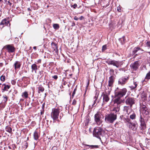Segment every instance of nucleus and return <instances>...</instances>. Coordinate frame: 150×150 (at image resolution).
I'll use <instances>...</instances> for the list:
<instances>
[{
    "label": "nucleus",
    "instance_id": "aec40b11",
    "mask_svg": "<svg viewBox=\"0 0 150 150\" xmlns=\"http://www.w3.org/2000/svg\"><path fill=\"white\" fill-rule=\"evenodd\" d=\"M52 45L53 48L54 49V50L55 51L56 53H57L58 52V50L57 44L55 43H52Z\"/></svg>",
    "mask_w": 150,
    "mask_h": 150
},
{
    "label": "nucleus",
    "instance_id": "69168bd1",
    "mask_svg": "<svg viewBox=\"0 0 150 150\" xmlns=\"http://www.w3.org/2000/svg\"><path fill=\"white\" fill-rule=\"evenodd\" d=\"M149 54H150V52H147Z\"/></svg>",
    "mask_w": 150,
    "mask_h": 150
},
{
    "label": "nucleus",
    "instance_id": "5701e85b",
    "mask_svg": "<svg viewBox=\"0 0 150 150\" xmlns=\"http://www.w3.org/2000/svg\"><path fill=\"white\" fill-rule=\"evenodd\" d=\"M120 98L117 97L115 100V102L117 104H120L122 102V100Z\"/></svg>",
    "mask_w": 150,
    "mask_h": 150
},
{
    "label": "nucleus",
    "instance_id": "bf43d9fd",
    "mask_svg": "<svg viewBox=\"0 0 150 150\" xmlns=\"http://www.w3.org/2000/svg\"><path fill=\"white\" fill-rule=\"evenodd\" d=\"M8 4H9V5H10V6H11V3L9 1H8Z\"/></svg>",
    "mask_w": 150,
    "mask_h": 150
},
{
    "label": "nucleus",
    "instance_id": "603ef678",
    "mask_svg": "<svg viewBox=\"0 0 150 150\" xmlns=\"http://www.w3.org/2000/svg\"><path fill=\"white\" fill-rule=\"evenodd\" d=\"M126 120L127 122L129 123V124L130 123H131L130 122L131 120L130 119L127 118L126 119Z\"/></svg>",
    "mask_w": 150,
    "mask_h": 150
},
{
    "label": "nucleus",
    "instance_id": "a878e982",
    "mask_svg": "<svg viewBox=\"0 0 150 150\" xmlns=\"http://www.w3.org/2000/svg\"><path fill=\"white\" fill-rule=\"evenodd\" d=\"M6 131L10 133V134H12V128L9 126H7L5 128Z\"/></svg>",
    "mask_w": 150,
    "mask_h": 150
},
{
    "label": "nucleus",
    "instance_id": "de8ad7c7",
    "mask_svg": "<svg viewBox=\"0 0 150 150\" xmlns=\"http://www.w3.org/2000/svg\"><path fill=\"white\" fill-rule=\"evenodd\" d=\"M52 77L54 79L56 80L58 78V76L57 75H54Z\"/></svg>",
    "mask_w": 150,
    "mask_h": 150
},
{
    "label": "nucleus",
    "instance_id": "dca6fc26",
    "mask_svg": "<svg viewBox=\"0 0 150 150\" xmlns=\"http://www.w3.org/2000/svg\"><path fill=\"white\" fill-rule=\"evenodd\" d=\"M10 87V85L6 84L5 83L3 84L1 87L2 92H4L5 91H7Z\"/></svg>",
    "mask_w": 150,
    "mask_h": 150
},
{
    "label": "nucleus",
    "instance_id": "58836bf2",
    "mask_svg": "<svg viewBox=\"0 0 150 150\" xmlns=\"http://www.w3.org/2000/svg\"><path fill=\"white\" fill-rule=\"evenodd\" d=\"M107 49V47L106 45H104L102 47V50L103 51H105Z\"/></svg>",
    "mask_w": 150,
    "mask_h": 150
},
{
    "label": "nucleus",
    "instance_id": "5fc2aeb1",
    "mask_svg": "<svg viewBox=\"0 0 150 150\" xmlns=\"http://www.w3.org/2000/svg\"><path fill=\"white\" fill-rule=\"evenodd\" d=\"M44 113V110H43L42 111L40 112V114L41 115H42Z\"/></svg>",
    "mask_w": 150,
    "mask_h": 150
},
{
    "label": "nucleus",
    "instance_id": "a211bd4d",
    "mask_svg": "<svg viewBox=\"0 0 150 150\" xmlns=\"http://www.w3.org/2000/svg\"><path fill=\"white\" fill-rule=\"evenodd\" d=\"M21 63L19 61H16L14 64V68L15 69H20L21 66Z\"/></svg>",
    "mask_w": 150,
    "mask_h": 150
},
{
    "label": "nucleus",
    "instance_id": "a18cd8bd",
    "mask_svg": "<svg viewBox=\"0 0 150 150\" xmlns=\"http://www.w3.org/2000/svg\"><path fill=\"white\" fill-rule=\"evenodd\" d=\"M76 88H75L74 89V91H73V92L72 93V96H74V95H75V93H76Z\"/></svg>",
    "mask_w": 150,
    "mask_h": 150
},
{
    "label": "nucleus",
    "instance_id": "37998d69",
    "mask_svg": "<svg viewBox=\"0 0 150 150\" xmlns=\"http://www.w3.org/2000/svg\"><path fill=\"white\" fill-rule=\"evenodd\" d=\"M5 105H2L0 104V110L5 107Z\"/></svg>",
    "mask_w": 150,
    "mask_h": 150
},
{
    "label": "nucleus",
    "instance_id": "3c124183",
    "mask_svg": "<svg viewBox=\"0 0 150 150\" xmlns=\"http://www.w3.org/2000/svg\"><path fill=\"white\" fill-rule=\"evenodd\" d=\"M45 104V103H44L42 104V110L44 109Z\"/></svg>",
    "mask_w": 150,
    "mask_h": 150
},
{
    "label": "nucleus",
    "instance_id": "7c9ffc66",
    "mask_svg": "<svg viewBox=\"0 0 150 150\" xmlns=\"http://www.w3.org/2000/svg\"><path fill=\"white\" fill-rule=\"evenodd\" d=\"M130 118L132 120L135 119L136 117V115L135 113H133L130 115Z\"/></svg>",
    "mask_w": 150,
    "mask_h": 150
},
{
    "label": "nucleus",
    "instance_id": "412c9836",
    "mask_svg": "<svg viewBox=\"0 0 150 150\" xmlns=\"http://www.w3.org/2000/svg\"><path fill=\"white\" fill-rule=\"evenodd\" d=\"M120 110V108L118 107L114 108L112 110V112L111 113H114L116 114V115L117 116V115L119 113V112Z\"/></svg>",
    "mask_w": 150,
    "mask_h": 150
},
{
    "label": "nucleus",
    "instance_id": "9b49d317",
    "mask_svg": "<svg viewBox=\"0 0 150 150\" xmlns=\"http://www.w3.org/2000/svg\"><path fill=\"white\" fill-rule=\"evenodd\" d=\"M128 79L129 77L128 76L122 77L119 79L118 84L121 86H123L127 82Z\"/></svg>",
    "mask_w": 150,
    "mask_h": 150
},
{
    "label": "nucleus",
    "instance_id": "423d86ee",
    "mask_svg": "<svg viewBox=\"0 0 150 150\" xmlns=\"http://www.w3.org/2000/svg\"><path fill=\"white\" fill-rule=\"evenodd\" d=\"M101 115H102L100 112H98L94 115L95 121L98 125H100L102 123Z\"/></svg>",
    "mask_w": 150,
    "mask_h": 150
},
{
    "label": "nucleus",
    "instance_id": "f704fd0d",
    "mask_svg": "<svg viewBox=\"0 0 150 150\" xmlns=\"http://www.w3.org/2000/svg\"><path fill=\"white\" fill-rule=\"evenodd\" d=\"M109 72L111 76L114 75V76H115L114 74V70L112 69H110L109 71Z\"/></svg>",
    "mask_w": 150,
    "mask_h": 150
},
{
    "label": "nucleus",
    "instance_id": "13d9d810",
    "mask_svg": "<svg viewBox=\"0 0 150 150\" xmlns=\"http://www.w3.org/2000/svg\"><path fill=\"white\" fill-rule=\"evenodd\" d=\"M74 19L76 20H78V18H77L76 17H75L74 18Z\"/></svg>",
    "mask_w": 150,
    "mask_h": 150
},
{
    "label": "nucleus",
    "instance_id": "0e129e2a",
    "mask_svg": "<svg viewBox=\"0 0 150 150\" xmlns=\"http://www.w3.org/2000/svg\"><path fill=\"white\" fill-rule=\"evenodd\" d=\"M41 60H38V62H41Z\"/></svg>",
    "mask_w": 150,
    "mask_h": 150
},
{
    "label": "nucleus",
    "instance_id": "4468645a",
    "mask_svg": "<svg viewBox=\"0 0 150 150\" xmlns=\"http://www.w3.org/2000/svg\"><path fill=\"white\" fill-rule=\"evenodd\" d=\"M131 69L133 70H136L138 68L139 64L138 61L132 64L130 66Z\"/></svg>",
    "mask_w": 150,
    "mask_h": 150
},
{
    "label": "nucleus",
    "instance_id": "c03bdc74",
    "mask_svg": "<svg viewBox=\"0 0 150 150\" xmlns=\"http://www.w3.org/2000/svg\"><path fill=\"white\" fill-rule=\"evenodd\" d=\"M77 5L76 4H75L74 5H72L71 7H73L74 8H76L77 7Z\"/></svg>",
    "mask_w": 150,
    "mask_h": 150
},
{
    "label": "nucleus",
    "instance_id": "680f3d73",
    "mask_svg": "<svg viewBox=\"0 0 150 150\" xmlns=\"http://www.w3.org/2000/svg\"><path fill=\"white\" fill-rule=\"evenodd\" d=\"M28 10L29 11H31V10L30 9V8H28Z\"/></svg>",
    "mask_w": 150,
    "mask_h": 150
},
{
    "label": "nucleus",
    "instance_id": "79ce46f5",
    "mask_svg": "<svg viewBox=\"0 0 150 150\" xmlns=\"http://www.w3.org/2000/svg\"><path fill=\"white\" fill-rule=\"evenodd\" d=\"M96 101H97V100H96V99L94 100V101L93 102V103L92 105V106L93 107H94L96 106V105H95V104H96Z\"/></svg>",
    "mask_w": 150,
    "mask_h": 150
},
{
    "label": "nucleus",
    "instance_id": "052dcab7",
    "mask_svg": "<svg viewBox=\"0 0 150 150\" xmlns=\"http://www.w3.org/2000/svg\"><path fill=\"white\" fill-rule=\"evenodd\" d=\"M33 48L34 50H36V46H34L33 47Z\"/></svg>",
    "mask_w": 150,
    "mask_h": 150
},
{
    "label": "nucleus",
    "instance_id": "f257e3e1",
    "mask_svg": "<svg viewBox=\"0 0 150 150\" xmlns=\"http://www.w3.org/2000/svg\"><path fill=\"white\" fill-rule=\"evenodd\" d=\"M117 118L116 114L114 113H110L107 114L105 117V121L108 123H113Z\"/></svg>",
    "mask_w": 150,
    "mask_h": 150
},
{
    "label": "nucleus",
    "instance_id": "9d476101",
    "mask_svg": "<svg viewBox=\"0 0 150 150\" xmlns=\"http://www.w3.org/2000/svg\"><path fill=\"white\" fill-rule=\"evenodd\" d=\"M135 102L134 98L129 97L126 98L125 103L127 104L130 105L131 107H132V105L135 103Z\"/></svg>",
    "mask_w": 150,
    "mask_h": 150
},
{
    "label": "nucleus",
    "instance_id": "ddd939ff",
    "mask_svg": "<svg viewBox=\"0 0 150 150\" xmlns=\"http://www.w3.org/2000/svg\"><path fill=\"white\" fill-rule=\"evenodd\" d=\"M8 24L10 25L9 20L8 19L5 18L1 21L0 23V25H2V27L3 28L4 26H7Z\"/></svg>",
    "mask_w": 150,
    "mask_h": 150
},
{
    "label": "nucleus",
    "instance_id": "f3484780",
    "mask_svg": "<svg viewBox=\"0 0 150 150\" xmlns=\"http://www.w3.org/2000/svg\"><path fill=\"white\" fill-rule=\"evenodd\" d=\"M137 125L135 123H130L129 125L130 129L134 131H135L137 130Z\"/></svg>",
    "mask_w": 150,
    "mask_h": 150
},
{
    "label": "nucleus",
    "instance_id": "338daca9",
    "mask_svg": "<svg viewBox=\"0 0 150 150\" xmlns=\"http://www.w3.org/2000/svg\"><path fill=\"white\" fill-rule=\"evenodd\" d=\"M2 1V0H0V2Z\"/></svg>",
    "mask_w": 150,
    "mask_h": 150
},
{
    "label": "nucleus",
    "instance_id": "20e7f679",
    "mask_svg": "<svg viewBox=\"0 0 150 150\" xmlns=\"http://www.w3.org/2000/svg\"><path fill=\"white\" fill-rule=\"evenodd\" d=\"M59 112V108H54L52 109L51 117L54 120H56L58 118Z\"/></svg>",
    "mask_w": 150,
    "mask_h": 150
},
{
    "label": "nucleus",
    "instance_id": "1a4fd4ad",
    "mask_svg": "<svg viewBox=\"0 0 150 150\" xmlns=\"http://www.w3.org/2000/svg\"><path fill=\"white\" fill-rule=\"evenodd\" d=\"M4 47L9 53L14 52L16 51V48L13 44L6 45Z\"/></svg>",
    "mask_w": 150,
    "mask_h": 150
},
{
    "label": "nucleus",
    "instance_id": "6e6d98bb",
    "mask_svg": "<svg viewBox=\"0 0 150 150\" xmlns=\"http://www.w3.org/2000/svg\"><path fill=\"white\" fill-rule=\"evenodd\" d=\"M83 16H81V17L79 18V19H80V20H82L83 19Z\"/></svg>",
    "mask_w": 150,
    "mask_h": 150
},
{
    "label": "nucleus",
    "instance_id": "49530a36",
    "mask_svg": "<svg viewBox=\"0 0 150 150\" xmlns=\"http://www.w3.org/2000/svg\"><path fill=\"white\" fill-rule=\"evenodd\" d=\"M52 150H58L57 149V148L55 146H54L53 147Z\"/></svg>",
    "mask_w": 150,
    "mask_h": 150
},
{
    "label": "nucleus",
    "instance_id": "0eeeda50",
    "mask_svg": "<svg viewBox=\"0 0 150 150\" xmlns=\"http://www.w3.org/2000/svg\"><path fill=\"white\" fill-rule=\"evenodd\" d=\"M144 115L142 116L140 114L139 121L140 123V128L142 130H144L146 128L145 120L144 118Z\"/></svg>",
    "mask_w": 150,
    "mask_h": 150
},
{
    "label": "nucleus",
    "instance_id": "c756f323",
    "mask_svg": "<svg viewBox=\"0 0 150 150\" xmlns=\"http://www.w3.org/2000/svg\"><path fill=\"white\" fill-rule=\"evenodd\" d=\"M44 91V88L43 87L40 86L38 87V92L40 93V92H42Z\"/></svg>",
    "mask_w": 150,
    "mask_h": 150
},
{
    "label": "nucleus",
    "instance_id": "2eb2a0df",
    "mask_svg": "<svg viewBox=\"0 0 150 150\" xmlns=\"http://www.w3.org/2000/svg\"><path fill=\"white\" fill-rule=\"evenodd\" d=\"M115 76L114 75H111L109 77L108 81V86H111L113 85L115 81Z\"/></svg>",
    "mask_w": 150,
    "mask_h": 150
},
{
    "label": "nucleus",
    "instance_id": "473e14b6",
    "mask_svg": "<svg viewBox=\"0 0 150 150\" xmlns=\"http://www.w3.org/2000/svg\"><path fill=\"white\" fill-rule=\"evenodd\" d=\"M141 97L144 100H145L146 99V94L145 93L143 92L141 95Z\"/></svg>",
    "mask_w": 150,
    "mask_h": 150
},
{
    "label": "nucleus",
    "instance_id": "6e6552de",
    "mask_svg": "<svg viewBox=\"0 0 150 150\" xmlns=\"http://www.w3.org/2000/svg\"><path fill=\"white\" fill-rule=\"evenodd\" d=\"M127 91V89L125 88L120 89L119 91L115 92L116 97L121 98L125 95Z\"/></svg>",
    "mask_w": 150,
    "mask_h": 150
},
{
    "label": "nucleus",
    "instance_id": "c9c22d12",
    "mask_svg": "<svg viewBox=\"0 0 150 150\" xmlns=\"http://www.w3.org/2000/svg\"><path fill=\"white\" fill-rule=\"evenodd\" d=\"M0 80H1L3 81L4 82L6 80V77L4 75H2L1 77H0Z\"/></svg>",
    "mask_w": 150,
    "mask_h": 150
},
{
    "label": "nucleus",
    "instance_id": "e433bc0d",
    "mask_svg": "<svg viewBox=\"0 0 150 150\" xmlns=\"http://www.w3.org/2000/svg\"><path fill=\"white\" fill-rule=\"evenodd\" d=\"M145 79L149 80L150 79V71L147 74Z\"/></svg>",
    "mask_w": 150,
    "mask_h": 150
},
{
    "label": "nucleus",
    "instance_id": "72a5a7b5",
    "mask_svg": "<svg viewBox=\"0 0 150 150\" xmlns=\"http://www.w3.org/2000/svg\"><path fill=\"white\" fill-rule=\"evenodd\" d=\"M3 101L4 103H6L8 100V97L6 95H4L3 96Z\"/></svg>",
    "mask_w": 150,
    "mask_h": 150
},
{
    "label": "nucleus",
    "instance_id": "09e8293b",
    "mask_svg": "<svg viewBox=\"0 0 150 150\" xmlns=\"http://www.w3.org/2000/svg\"><path fill=\"white\" fill-rule=\"evenodd\" d=\"M11 83L13 85H15L16 84V82L13 80H12L11 81Z\"/></svg>",
    "mask_w": 150,
    "mask_h": 150
},
{
    "label": "nucleus",
    "instance_id": "864d4df0",
    "mask_svg": "<svg viewBox=\"0 0 150 150\" xmlns=\"http://www.w3.org/2000/svg\"><path fill=\"white\" fill-rule=\"evenodd\" d=\"M98 97V95L97 96H96V95L94 97V100H97V98Z\"/></svg>",
    "mask_w": 150,
    "mask_h": 150
},
{
    "label": "nucleus",
    "instance_id": "f03ea898",
    "mask_svg": "<svg viewBox=\"0 0 150 150\" xmlns=\"http://www.w3.org/2000/svg\"><path fill=\"white\" fill-rule=\"evenodd\" d=\"M104 131L102 128L100 127H96L93 130V135L101 140L100 137L102 136Z\"/></svg>",
    "mask_w": 150,
    "mask_h": 150
},
{
    "label": "nucleus",
    "instance_id": "774afa93",
    "mask_svg": "<svg viewBox=\"0 0 150 150\" xmlns=\"http://www.w3.org/2000/svg\"><path fill=\"white\" fill-rule=\"evenodd\" d=\"M72 74H70V76H71Z\"/></svg>",
    "mask_w": 150,
    "mask_h": 150
},
{
    "label": "nucleus",
    "instance_id": "393cba45",
    "mask_svg": "<svg viewBox=\"0 0 150 150\" xmlns=\"http://www.w3.org/2000/svg\"><path fill=\"white\" fill-rule=\"evenodd\" d=\"M132 108V107H131V106H125L124 107V110L126 111L127 114H129L128 111L131 110Z\"/></svg>",
    "mask_w": 150,
    "mask_h": 150
},
{
    "label": "nucleus",
    "instance_id": "2f4dec72",
    "mask_svg": "<svg viewBox=\"0 0 150 150\" xmlns=\"http://www.w3.org/2000/svg\"><path fill=\"white\" fill-rule=\"evenodd\" d=\"M53 28L55 30L58 29L59 28V25L57 23L53 24Z\"/></svg>",
    "mask_w": 150,
    "mask_h": 150
},
{
    "label": "nucleus",
    "instance_id": "4c0bfd02",
    "mask_svg": "<svg viewBox=\"0 0 150 150\" xmlns=\"http://www.w3.org/2000/svg\"><path fill=\"white\" fill-rule=\"evenodd\" d=\"M78 100V99L77 98L76 99H74L73 100L72 104L73 105H75L77 103V100Z\"/></svg>",
    "mask_w": 150,
    "mask_h": 150
},
{
    "label": "nucleus",
    "instance_id": "ea45409f",
    "mask_svg": "<svg viewBox=\"0 0 150 150\" xmlns=\"http://www.w3.org/2000/svg\"><path fill=\"white\" fill-rule=\"evenodd\" d=\"M146 46L148 47H150V42L149 41H147L146 43Z\"/></svg>",
    "mask_w": 150,
    "mask_h": 150
},
{
    "label": "nucleus",
    "instance_id": "e2e57ef3",
    "mask_svg": "<svg viewBox=\"0 0 150 150\" xmlns=\"http://www.w3.org/2000/svg\"><path fill=\"white\" fill-rule=\"evenodd\" d=\"M137 55V54H135V55H134V57H135Z\"/></svg>",
    "mask_w": 150,
    "mask_h": 150
},
{
    "label": "nucleus",
    "instance_id": "6ab92c4d",
    "mask_svg": "<svg viewBox=\"0 0 150 150\" xmlns=\"http://www.w3.org/2000/svg\"><path fill=\"white\" fill-rule=\"evenodd\" d=\"M139 50L141 51V52H143V50L142 49H141L139 47H135L132 51V54H134L137 51Z\"/></svg>",
    "mask_w": 150,
    "mask_h": 150
},
{
    "label": "nucleus",
    "instance_id": "4d7b16f0",
    "mask_svg": "<svg viewBox=\"0 0 150 150\" xmlns=\"http://www.w3.org/2000/svg\"><path fill=\"white\" fill-rule=\"evenodd\" d=\"M3 66V63H0V67H1Z\"/></svg>",
    "mask_w": 150,
    "mask_h": 150
},
{
    "label": "nucleus",
    "instance_id": "bb28decb",
    "mask_svg": "<svg viewBox=\"0 0 150 150\" xmlns=\"http://www.w3.org/2000/svg\"><path fill=\"white\" fill-rule=\"evenodd\" d=\"M133 84L134 86L132 85L129 87L132 89H134L137 87V82H135L134 81Z\"/></svg>",
    "mask_w": 150,
    "mask_h": 150
},
{
    "label": "nucleus",
    "instance_id": "7ed1b4c3",
    "mask_svg": "<svg viewBox=\"0 0 150 150\" xmlns=\"http://www.w3.org/2000/svg\"><path fill=\"white\" fill-rule=\"evenodd\" d=\"M106 62L109 65H112L115 66L117 68L121 67L123 64V61H119L114 60H109L106 61Z\"/></svg>",
    "mask_w": 150,
    "mask_h": 150
},
{
    "label": "nucleus",
    "instance_id": "cd10ccee",
    "mask_svg": "<svg viewBox=\"0 0 150 150\" xmlns=\"http://www.w3.org/2000/svg\"><path fill=\"white\" fill-rule=\"evenodd\" d=\"M28 94L27 91H25L23 93L22 95V96L25 98H27L28 97Z\"/></svg>",
    "mask_w": 150,
    "mask_h": 150
},
{
    "label": "nucleus",
    "instance_id": "a19ab883",
    "mask_svg": "<svg viewBox=\"0 0 150 150\" xmlns=\"http://www.w3.org/2000/svg\"><path fill=\"white\" fill-rule=\"evenodd\" d=\"M90 147L91 148H97L98 147V145H91Z\"/></svg>",
    "mask_w": 150,
    "mask_h": 150
},
{
    "label": "nucleus",
    "instance_id": "f8f14e48",
    "mask_svg": "<svg viewBox=\"0 0 150 150\" xmlns=\"http://www.w3.org/2000/svg\"><path fill=\"white\" fill-rule=\"evenodd\" d=\"M102 96L103 97V103H106L109 100V97L108 95L105 92H103Z\"/></svg>",
    "mask_w": 150,
    "mask_h": 150
},
{
    "label": "nucleus",
    "instance_id": "b1692460",
    "mask_svg": "<svg viewBox=\"0 0 150 150\" xmlns=\"http://www.w3.org/2000/svg\"><path fill=\"white\" fill-rule=\"evenodd\" d=\"M31 69L32 72L35 71V72H36V70L38 69L37 65L35 64H33L31 66Z\"/></svg>",
    "mask_w": 150,
    "mask_h": 150
},
{
    "label": "nucleus",
    "instance_id": "4be33fe9",
    "mask_svg": "<svg viewBox=\"0 0 150 150\" xmlns=\"http://www.w3.org/2000/svg\"><path fill=\"white\" fill-rule=\"evenodd\" d=\"M33 136L34 139L35 140H37L40 137V135L38 132L35 131L34 133Z\"/></svg>",
    "mask_w": 150,
    "mask_h": 150
},
{
    "label": "nucleus",
    "instance_id": "8fccbe9b",
    "mask_svg": "<svg viewBox=\"0 0 150 150\" xmlns=\"http://www.w3.org/2000/svg\"><path fill=\"white\" fill-rule=\"evenodd\" d=\"M117 10L119 12H120L121 11V9L120 7L118 6L117 8Z\"/></svg>",
    "mask_w": 150,
    "mask_h": 150
},
{
    "label": "nucleus",
    "instance_id": "c85d7f7f",
    "mask_svg": "<svg viewBox=\"0 0 150 150\" xmlns=\"http://www.w3.org/2000/svg\"><path fill=\"white\" fill-rule=\"evenodd\" d=\"M119 40L120 41L122 44H123L125 41V37L123 36L122 38L119 39Z\"/></svg>",
    "mask_w": 150,
    "mask_h": 150
},
{
    "label": "nucleus",
    "instance_id": "39448f33",
    "mask_svg": "<svg viewBox=\"0 0 150 150\" xmlns=\"http://www.w3.org/2000/svg\"><path fill=\"white\" fill-rule=\"evenodd\" d=\"M140 111L142 113L143 115H148L149 114L150 110L149 109V108L146 105L144 104H140Z\"/></svg>",
    "mask_w": 150,
    "mask_h": 150
}]
</instances>
